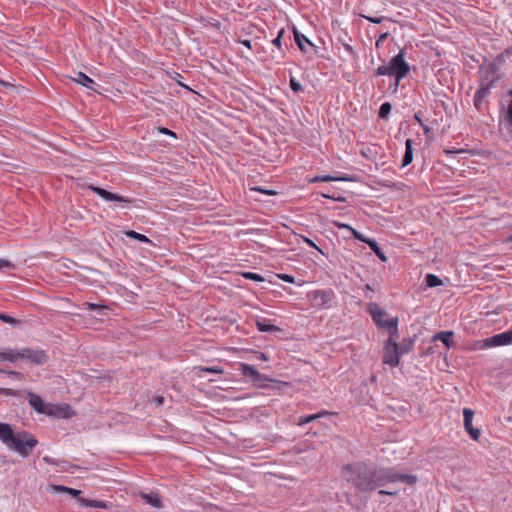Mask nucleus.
<instances>
[{"label":"nucleus","mask_w":512,"mask_h":512,"mask_svg":"<svg viewBox=\"0 0 512 512\" xmlns=\"http://www.w3.org/2000/svg\"><path fill=\"white\" fill-rule=\"evenodd\" d=\"M180 78H182V75L179 73H175V76L173 77V79L175 81H177L181 86L185 87V85L180 82V80H179ZM186 88H188V87L186 86Z\"/></svg>","instance_id":"52"},{"label":"nucleus","mask_w":512,"mask_h":512,"mask_svg":"<svg viewBox=\"0 0 512 512\" xmlns=\"http://www.w3.org/2000/svg\"><path fill=\"white\" fill-rule=\"evenodd\" d=\"M12 436H14V431L12 426L8 423L0 422V440L3 444H9V441L12 440Z\"/></svg>","instance_id":"16"},{"label":"nucleus","mask_w":512,"mask_h":512,"mask_svg":"<svg viewBox=\"0 0 512 512\" xmlns=\"http://www.w3.org/2000/svg\"><path fill=\"white\" fill-rule=\"evenodd\" d=\"M125 234H126L127 237H129L131 239H134V240H137L139 242L151 243V240L146 235L138 233V232H136L134 230H129Z\"/></svg>","instance_id":"28"},{"label":"nucleus","mask_w":512,"mask_h":512,"mask_svg":"<svg viewBox=\"0 0 512 512\" xmlns=\"http://www.w3.org/2000/svg\"><path fill=\"white\" fill-rule=\"evenodd\" d=\"M499 66L494 63L490 62L486 65H481L479 67V78H480V84L494 87L496 86L497 82L499 81L500 77L498 75Z\"/></svg>","instance_id":"7"},{"label":"nucleus","mask_w":512,"mask_h":512,"mask_svg":"<svg viewBox=\"0 0 512 512\" xmlns=\"http://www.w3.org/2000/svg\"><path fill=\"white\" fill-rule=\"evenodd\" d=\"M414 119L420 126H423L424 122L417 113L414 114Z\"/></svg>","instance_id":"53"},{"label":"nucleus","mask_w":512,"mask_h":512,"mask_svg":"<svg viewBox=\"0 0 512 512\" xmlns=\"http://www.w3.org/2000/svg\"><path fill=\"white\" fill-rule=\"evenodd\" d=\"M311 306L318 309H329L332 307V302L335 298L334 291L332 289L326 290H315L309 295Z\"/></svg>","instance_id":"5"},{"label":"nucleus","mask_w":512,"mask_h":512,"mask_svg":"<svg viewBox=\"0 0 512 512\" xmlns=\"http://www.w3.org/2000/svg\"><path fill=\"white\" fill-rule=\"evenodd\" d=\"M388 36H389L388 32L382 33L375 43L376 48H379L380 43L383 42L384 40H386L388 38Z\"/></svg>","instance_id":"46"},{"label":"nucleus","mask_w":512,"mask_h":512,"mask_svg":"<svg viewBox=\"0 0 512 512\" xmlns=\"http://www.w3.org/2000/svg\"><path fill=\"white\" fill-rule=\"evenodd\" d=\"M467 433L469 434V436L475 440V441H478L479 440V437H480V434H481V431L480 429L478 428H471L470 430L467 431Z\"/></svg>","instance_id":"41"},{"label":"nucleus","mask_w":512,"mask_h":512,"mask_svg":"<svg viewBox=\"0 0 512 512\" xmlns=\"http://www.w3.org/2000/svg\"><path fill=\"white\" fill-rule=\"evenodd\" d=\"M140 497L149 505H151L154 508H162V500L160 496L156 493H140Z\"/></svg>","instance_id":"18"},{"label":"nucleus","mask_w":512,"mask_h":512,"mask_svg":"<svg viewBox=\"0 0 512 512\" xmlns=\"http://www.w3.org/2000/svg\"><path fill=\"white\" fill-rule=\"evenodd\" d=\"M240 369L243 376L249 377L255 383H259L261 381H271V379L261 374L254 366L250 364L241 363Z\"/></svg>","instance_id":"12"},{"label":"nucleus","mask_w":512,"mask_h":512,"mask_svg":"<svg viewBox=\"0 0 512 512\" xmlns=\"http://www.w3.org/2000/svg\"><path fill=\"white\" fill-rule=\"evenodd\" d=\"M159 133L164 134V135H169V136L174 137V138L177 137L176 134L172 130H170L168 128H165V127H160L159 128Z\"/></svg>","instance_id":"44"},{"label":"nucleus","mask_w":512,"mask_h":512,"mask_svg":"<svg viewBox=\"0 0 512 512\" xmlns=\"http://www.w3.org/2000/svg\"><path fill=\"white\" fill-rule=\"evenodd\" d=\"M348 180V178L346 177H333V176H330V175H318V176H315L314 178H312L310 180V182H330V181H346Z\"/></svg>","instance_id":"27"},{"label":"nucleus","mask_w":512,"mask_h":512,"mask_svg":"<svg viewBox=\"0 0 512 512\" xmlns=\"http://www.w3.org/2000/svg\"><path fill=\"white\" fill-rule=\"evenodd\" d=\"M289 84L290 88L295 93L303 92L304 90L303 86L294 77H290Z\"/></svg>","instance_id":"34"},{"label":"nucleus","mask_w":512,"mask_h":512,"mask_svg":"<svg viewBox=\"0 0 512 512\" xmlns=\"http://www.w3.org/2000/svg\"><path fill=\"white\" fill-rule=\"evenodd\" d=\"M242 275H243L244 278L252 280V281H256V282H263L264 281V277L261 276L258 273L244 272V273H242Z\"/></svg>","instance_id":"33"},{"label":"nucleus","mask_w":512,"mask_h":512,"mask_svg":"<svg viewBox=\"0 0 512 512\" xmlns=\"http://www.w3.org/2000/svg\"><path fill=\"white\" fill-rule=\"evenodd\" d=\"M368 312L378 327L385 328L390 336H398V318L384 320L386 312L376 303L368 305Z\"/></svg>","instance_id":"4"},{"label":"nucleus","mask_w":512,"mask_h":512,"mask_svg":"<svg viewBox=\"0 0 512 512\" xmlns=\"http://www.w3.org/2000/svg\"><path fill=\"white\" fill-rule=\"evenodd\" d=\"M0 84H4V85H6V83H5V82H3V81H1V80H0Z\"/></svg>","instance_id":"61"},{"label":"nucleus","mask_w":512,"mask_h":512,"mask_svg":"<svg viewBox=\"0 0 512 512\" xmlns=\"http://www.w3.org/2000/svg\"><path fill=\"white\" fill-rule=\"evenodd\" d=\"M459 151L455 152V151H450V150H445V153H458Z\"/></svg>","instance_id":"59"},{"label":"nucleus","mask_w":512,"mask_h":512,"mask_svg":"<svg viewBox=\"0 0 512 512\" xmlns=\"http://www.w3.org/2000/svg\"><path fill=\"white\" fill-rule=\"evenodd\" d=\"M4 268L11 269V268H13V264L8 260L0 258V270H2Z\"/></svg>","instance_id":"45"},{"label":"nucleus","mask_w":512,"mask_h":512,"mask_svg":"<svg viewBox=\"0 0 512 512\" xmlns=\"http://www.w3.org/2000/svg\"><path fill=\"white\" fill-rule=\"evenodd\" d=\"M279 278L287 283H294V277L288 274H281Z\"/></svg>","instance_id":"48"},{"label":"nucleus","mask_w":512,"mask_h":512,"mask_svg":"<svg viewBox=\"0 0 512 512\" xmlns=\"http://www.w3.org/2000/svg\"><path fill=\"white\" fill-rule=\"evenodd\" d=\"M1 361H8L14 363L21 360L20 349L4 348L0 354Z\"/></svg>","instance_id":"15"},{"label":"nucleus","mask_w":512,"mask_h":512,"mask_svg":"<svg viewBox=\"0 0 512 512\" xmlns=\"http://www.w3.org/2000/svg\"><path fill=\"white\" fill-rule=\"evenodd\" d=\"M341 477L360 493H371L388 483L401 482L412 486L417 482L414 475L399 473L392 468L378 467L366 461L343 465Z\"/></svg>","instance_id":"1"},{"label":"nucleus","mask_w":512,"mask_h":512,"mask_svg":"<svg viewBox=\"0 0 512 512\" xmlns=\"http://www.w3.org/2000/svg\"><path fill=\"white\" fill-rule=\"evenodd\" d=\"M256 327L260 332H277L280 331V328L274 324L268 322L267 319H257Z\"/></svg>","instance_id":"22"},{"label":"nucleus","mask_w":512,"mask_h":512,"mask_svg":"<svg viewBox=\"0 0 512 512\" xmlns=\"http://www.w3.org/2000/svg\"><path fill=\"white\" fill-rule=\"evenodd\" d=\"M365 289H366V290H371V291H372V287H371L369 284H367V285L365 286Z\"/></svg>","instance_id":"58"},{"label":"nucleus","mask_w":512,"mask_h":512,"mask_svg":"<svg viewBox=\"0 0 512 512\" xmlns=\"http://www.w3.org/2000/svg\"><path fill=\"white\" fill-rule=\"evenodd\" d=\"M258 190H259V191H261V192H264V193H265V194H267V195H273V194H275V192H274V191H271V190H262V189H258Z\"/></svg>","instance_id":"56"},{"label":"nucleus","mask_w":512,"mask_h":512,"mask_svg":"<svg viewBox=\"0 0 512 512\" xmlns=\"http://www.w3.org/2000/svg\"><path fill=\"white\" fill-rule=\"evenodd\" d=\"M334 226L339 228V229H347V230H351V226L348 225V224H345V223H341V222H338V221H334L333 222Z\"/></svg>","instance_id":"47"},{"label":"nucleus","mask_w":512,"mask_h":512,"mask_svg":"<svg viewBox=\"0 0 512 512\" xmlns=\"http://www.w3.org/2000/svg\"><path fill=\"white\" fill-rule=\"evenodd\" d=\"M20 357L21 360H27L33 365H43L49 359V356L45 350L40 348L33 349L29 347L20 349Z\"/></svg>","instance_id":"8"},{"label":"nucleus","mask_w":512,"mask_h":512,"mask_svg":"<svg viewBox=\"0 0 512 512\" xmlns=\"http://www.w3.org/2000/svg\"><path fill=\"white\" fill-rule=\"evenodd\" d=\"M78 501L83 506H88V507H93V508H100V509L106 508V504L103 501L89 500V499H85V498H82V497H79Z\"/></svg>","instance_id":"26"},{"label":"nucleus","mask_w":512,"mask_h":512,"mask_svg":"<svg viewBox=\"0 0 512 512\" xmlns=\"http://www.w3.org/2000/svg\"><path fill=\"white\" fill-rule=\"evenodd\" d=\"M256 358L258 360H263V361H267L268 360V357L265 353L263 352H256Z\"/></svg>","instance_id":"49"},{"label":"nucleus","mask_w":512,"mask_h":512,"mask_svg":"<svg viewBox=\"0 0 512 512\" xmlns=\"http://www.w3.org/2000/svg\"><path fill=\"white\" fill-rule=\"evenodd\" d=\"M421 127H422V129H423L424 133H426V134H427V133H429V132H430V128H429V126L425 125L424 123H423V126H421Z\"/></svg>","instance_id":"55"},{"label":"nucleus","mask_w":512,"mask_h":512,"mask_svg":"<svg viewBox=\"0 0 512 512\" xmlns=\"http://www.w3.org/2000/svg\"><path fill=\"white\" fill-rule=\"evenodd\" d=\"M302 240L310 247L315 248L318 250L321 254H323L322 250L309 238L305 236H301Z\"/></svg>","instance_id":"43"},{"label":"nucleus","mask_w":512,"mask_h":512,"mask_svg":"<svg viewBox=\"0 0 512 512\" xmlns=\"http://www.w3.org/2000/svg\"><path fill=\"white\" fill-rule=\"evenodd\" d=\"M7 373L11 376L18 378V379H21L23 377V375L17 371H8Z\"/></svg>","instance_id":"51"},{"label":"nucleus","mask_w":512,"mask_h":512,"mask_svg":"<svg viewBox=\"0 0 512 512\" xmlns=\"http://www.w3.org/2000/svg\"><path fill=\"white\" fill-rule=\"evenodd\" d=\"M87 308L91 311H98V310H103V309H106V306L105 305H102V304H97V303H87Z\"/></svg>","instance_id":"42"},{"label":"nucleus","mask_w":512,"mask_h":512,"mask_svg":"<svg viewBox=\"0 0 512 512\" xmlns=\"http://www.w3.org/2000/svg\"><path fill=\"white\" fill-rule=\"evenodd\" d=\"M397 336H390L383 349V363L391 367H396L400 363L399 345L396 341Z\"/></svg>","instance_id":"6"},{"label":"nucleus","mask_w":512,"mask_h":512,"mask_svg":"<svg viewBox=\"0 0 512 512\" xmlns=\"http://www.w3.org/2000/svg\"><path fill=\"white\" fill-rule=\"evenodd\" d=\"M391 109H392L391 104L389 102H384L379 108V112H378L379 118L386 119L389 116Z\"/></svg>","instance_id":"31"},{"label":"nucleus","mask_w":512,"mask_h":512,"mask_svg":"<svg viewBox=\"0 0 512 512\" xmlns=\"http://www.w3.org/2000/svg\"><path fill=\"white\" fill-rule=\"evenodd\" d=\"M156 402H157L158 405L162 404L163 403V398L162 397H157Z\"/></svg>","instance_id":"57"},{"label":"nucleus","mask_w":512,"mask_h":512,"mask_svg":"<svg viewBox=\"0 0 512 512\" xmlns=\"http://www.w3.org/2000/svg\"><path fill=\"white\" fill-rule=\"evenodd\" d=\"M73 80L76 83H78V84H80V85H82V86H84V87H86V88H88L90 90L95 91V88H94L95 82H94V80L92 78H90L88 75H86L85 73L78 72L76 74V77L73 78Z\"/></svg>","instance_id":"20"},{"label":"nucleus","mask_w":512,"mask_h":512,"mask_svg":"<svg viewBox=\"0 0 512 512\" xmlns=\"http://www.w3.org/2000/svg\"><path fill=\"white\" fill-rule=\"evenodd\" d=\"M405 56V50L401 49L399 53L393 56L387 64H383L374 70V75L394 77V90H397L401 80L405 78L410 72V66L406 62Z\"/></svg>","instance_id":"2"},{"label":"nucleus","mask_w":512,"mask_h":512,"mask_svg":"<svg viewBox=\"0 0 512 512\" xmlns=\"http://www.w3.org/2000/svg\"><path fill=\"white\" fill-rule=\"evenodd\" d=\"M44 460H45L46 462L50 463V460H49V458H48V457H45V458H44Z\"/></svg>","instance_id":"60"},{"label":"nucleus","mask_w":512,"mask_h":512,"mask_svg":"<svg viewBox=\"0 0 512 512\" xmlns=\"http://www.w3.org/2000/svg\"><path fill=\"white\" fill-rule=\"evenodd\" d=\"M0 372H4L2 369H0Z\"/></svg>","instance_id":"62"},{"label":"nucleus","mask_w":512,"mask_h":512,"mask_svg":"<svg viewBox=\"0 0 512 512\" xmlns=\"http://www.w3.org/2000/svg\"><path fill=\"white\" fill-rule=\"evenodd\" d=\"M242 44L251 49V41L250 40H244L242 41Z\"/></svg>","instance_id":"54"},{"label":"nucleus","mask_w":512,"mask_h":512,"mask_svg":"<svg viewBox=\"0 0 512 512\" xmlns=\"http://www.w3.org/2000/svg\"><path fill=\"white\" fill-rule=\"evenodd\" d=\"M46 415L54 416L57 418L68 419V418H71L72 416H74L75 412L73 411L71 406L68 404H63V405L49 404L47 411H46Z\"/></svg>","instance_id":"11"},{"label":"nucleus","mask_w":512,"mask_h":512,"mask_svg":"<svg viewBox=\"0 0 512 512\" xmlns=\"http://www.w3.org/2000/svg\"><path fill=\"white\" fill-rule=\"evenodd\" d=\"M454 336L453 331H441L434 336V340H440L448 349L455 346L452 338Z\"/></svg>","instance_id":"19"},{"label":"nucleus","mask_w":512,"mask_h":512,"mask_svg":"<svg viewBox=\"0 0 512 512\" xmlns=\"http://www.w3.org/2000/svg\"><path fill=\"white\" fill-rule=\"evenodd\" d=\"M351 234L353 235V237L363 243H366V241H369L370 238H367L365 237L363 234H361L360 232H358L357 230H355L353 227L351 228L350 230Z\"/></svg>","instance_id":"38"},{"label":"nucleus","mask_w":512,"mask_h":512,"mask_svg":"<svg viewBox=\"0 0 512 512\" xmlns=\"http://www.w3.org/2000/svg\"><path fill=\"white\" fill-rule=\"evenodd\" d=\"M294 39H295V42H296L298 48L303 53L307 52L304 43H307L308 45L315 47L314 44L304 34L300 33L297 30H294Z\"/></svg>","instance_id":"23"},{"label":"nucleus","mask_w":512,"mask_h":512,"mask_svg":"<svg viewBox=\"0 0 512 512\" xmlns=\"http://www.w3.org/2000/svg\"><path fill=\"white\" fill-rule=\"evenodd\" d=\"M412 345H413V340L412 339H409L407 342H403L399 346L400 356L403 355V354L408 353L410 351Z\"/></svg>","instance_id":"36"},{"label":"nucleus","mask_w":512,"mask_h":512,"mask_svg":"<svg viewBox=\"0 0 512 512\" xmlns=\"http://www.w3.org/2000/svg\"><path fill=\"white\" fill-rule=\"evenodd\" d=\"M506 345H512V328L505 332L495 334L489 338L483 339L479 345V348L484 349Z\"/></svg>","instance_id":"9"},{"label":"nucleus","mask_w":512,"mask_h":512,"mask_svg":"<svg viewBox=\"0 0 512 512\" xmlns=\"http://www.w3.org/2000/svg\"><path fill=\"white\" fill-rule=\"evenodd\" d=\"M201 372L211 373V374H223L224 369L220 366H200L198 368Z\"/></svg>","instance_id":"32"},{"label":"nucleus","mask_w":512,"mask_h":512,"mask_svg":"<svg viewBox=\"0 0 512 512\" xmlns=\"http://www.w3.org/2000/svg\"><path fill=\"white\" fill-rule=\"evenodd\" d=\"M413 140L407 139L405 142V153L402 159V167H406L413 161Z\"/></svg>","instance_id":"21"},{"label":"nucleus","mask_w":512,"mask_h":512,"mask_svg":"<svg viewBox=\"0 0 512 512\" xmlns=\"http://www.w3.org/2000/svg\"><path fill=\"white\" fill-rule=\"evenodd\" d=\"M53 490L56 491V492L68 493V494H70L73 497H78L80 495V493H81L80 490H77V489H74V488H70V487H66V486H62V485H54L53 486Z\"/></svg>","instance_id":"29"},{"label":"nucleus","mask_w":512,"mask_h":512,"mask_svg":"<svg viewBox=\"0 0 512 512\" xmlns=\"http://www.w3.org/2000/svg\"><path fill=\"white\" fill-rule=\"evenodd\" d=\"M328 415H335L334 412H330V411H326V410H321L319 411L318 413H315V414H310V415H305V416H301L299 418V421H298V425L302 426V425H305V424H308L314 420H317V419H320L324 416H328Z\"/></svg>","instance_id":"17"},{"label":"nucleus","mask_w":512,"mask_h":512,"mask_svg":"<svg viewBox=\"0 0 512 512\" xmlns=\"http://www.w3.org/2000/svg\"><path fill=\"white\" fill-rule=\"evenodd\" d=\"M361 17L365 18L366 20H368L369 22L374 23V24H380L386 19L384 16L372 17V16H367V15H361Z\"/></svg>","instance_id":"40"},{"label":"nucleus","mask_w":512,"mask_h":512,"mask_svg":"<svg viewBox=\"0 0 512 512\" xmlns=\"http://www.w3.org/2000/svg\"><path fill=\"white\" fill-rule=\"evenodd\" d=\"M88 188L106 201H117V202L125 203V204H131L133 202V200L130 198L123 197L119 194L112 193V192H110L104 188H101V187L89 185Z\"/></svg>","instance_id":"10"},{"label":"nucleus","mask_w":512,"mask_h":512,"mask_svg":"<svg viewBox=\"0 0 512 512\" xmlns=\"http://www.w3.org/2000/svg\"><path fill=\"white\" fill-rule=\"evenodd\" d=\"M38 445L37 438L28 431L20 430L14 432L12 440L6 446L13 451H16L22 457H28L33 449Z\"/></svg>","instance_id":"3"},{"label":"nucleus","mask_w":512,"mask_h":512,"mask_svg":"<svg viewBox=\"0 0 512 512\" xmlns=\"http://www.w3.org/2000/svg\"><path fill=\"white\" fill-rule=\"evenodd\" d=\"M284 33H285L284 29L283 28L280 29L278 31L276 38L272 41L273 45H275L279 49H281V41H282V37H283Z\"/></svg>","instance_id":"39"},{"label":"nucleus","mask_w":512,"mask_h":512,"mask_svg":"<svg viewBox=\"0 0 512 512\" xmlns=\"http://www.w3.org/2000/svg\"><path fill=\"white\" fill-rule=\"evenodd\" d=\"M492 88L493 87L479 84V88L476 90L473 99L474 106L478 111L482 110L484 100L490 95Z\"/></svg>","instance_id":"13"},{"label":"nucleus","mask_w":512,"mask_h":512,"mask_svg":"<svg viewBox=\"0 0 512 512\" xmlns=\"http://www.w3.org/2000/svg\"><path fill=\"white\" fill-rule=\"evenodd\" d=\"M378 494L379 495H391L392 496V495H396L397 491L379 490Z\"/></svg>","instance_id":"50"},{"label":"nucleus","mask_w":512,"mask_h":512,"mask_svg":"<svg viewBox=\"0 0 512 512\" xmlns=\"http://www.w3.org/2000/svg\"><path fill=\"white\" fill-rule=\"evenodd\" d=\"M463 416H464V428L466 431L473 428L472 426V420L474 417V411L470 408H464L463 409Z\"/></svg>","instance_id":"25"},{"label":"nucleus","mask_w":512,"mask_h":512,"mask_svg":"<svg viewBox=\"0 0 512 512\" xmlns=\"http://www.w3.org/2000/svg\"><path fill=\"white\" fill-rule=\"evenodd\" d=\"M0 395L18 397L21 396V391L9 388H0Z\"/></svg>","instance_id":"35"},{"label":"nucleus","mask_w":512,"mask_h":512,"mask_svg":"<svg viewBox=\"0 0 512 512\" xmlns=\"http://www.w3.org/2000/svg\"><path fill=\"white\" fill-rule=\"evenodd\" d=\"M366 244L369 246V248L375 253V255L383 262L387 260L384 252L379 247L378 243L374 239H370L369 241H366Z\"/></svg>","instance_id":"24"},{"label":"nucleus","mask_w":512,"mask_h":512,"mask_svg":"<svg viewBox=\"0 0 512 512\" xmlns=\"http://www.w3.org/2000/svg\"><path fill=\"white\" fill-rule=\"evenodd\" d=\"M0 319L5 322V323H9V324H12V325H16L19 323V321L13 317H11L10 315L8 314H4V313H0Z\"/></svg>","instance_id":"37"},{"label":"nucleus","mask_w":512,"mask_h":512,"mask_svg":"<svg viewBox=\"0 0 512 512\" xmlns=\"http://www.w3.org/2000/svg\"><path fill=\"white\" fill-rule=\"evenodd\" d=\"M425 283L428 287H437V286H440L442 285V280L434 275V274H427L426 277H425Z\"/></svg>","instance_id":"30"},{"label":"nucleus","mask_w":512,"mask_h":512,"mask_svg":"<svg viewBox=\"0 0 512 512\" xmlns=\"http://www.w3.org/2000/svg\"><path fill=\"white\" fill-rule=\"evenodd\" d=\"M29 405L38 413L46 414L49 404L43 402L42 398L33 392L27 393Z\"/></svg>","instance_id":"14"}]
</instances>
